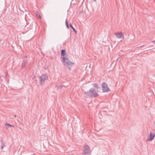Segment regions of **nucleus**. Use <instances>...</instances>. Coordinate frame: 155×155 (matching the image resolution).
I'll list each match as a JSON object with an SVG mask.
<instances>
[{"mask_svg":"<svg viewBox=\"0 0 155 155\" xmlns=\"http://www.w3.org/2000/svg\"><path fill=\"white\" fill-rule=\"evenodd\" d=\"M85 94L87 96L91 97H96L98 95L97 92L93 88H91L89 91L85 92Z\"/></svg>","mask_w":155,"mask_h":155,"instance_id":"f257e3e1","label":"nucleus"},{"mask_svg":"<svg viewBox=\"0 0 155 155\" xmlns=\"http://www.w3.org/2000/svg\"><path fill=\"white\" fill-rule=\"evenodd\" d=\"M61 62L63 65L66 66L69 69H71V66H73L74 64L69 60L68 58H65L63 57L62 60H61Z\"/></svg>","mask_w":155,"mask_h":155,"instance_id":"f03ea898","label":"nucleus"},{"mask_svg":"<svg viewBox=\"0 0 155 155\" xmlns=\"http://www.w3.org/2000/svg\"><path fill=\"white\" fill-rule=\"evenodd\" d=\"M91 151L89 147L86 144L83 147V155H91Z\"/></svg>","mask_w":155,"mask_h":155,"instance_id":"7ed1b4c3","label":"nucleus"},{"mask_svg":"<svg viewBox=\"0 0 155 155\" xmlns=\"http://www.w3.org/2000/svg\"><path fill=\"white\" fill-rule=\"evenodd\" d=\"M39 78L40 84L41 85H42L43 82L48 79V76L47 74H42L39 76Z\"/></svg>","mask_w":155,"mask_h":155,"instance_id":"20e7f679","label":"nucleus"},{"mask_svg":"<svg viewBox=\"0 0 155 155\" xmlns=\"http://www.w3.org/2000/svg\"><path fill=\"white\" fill-rule=\"evenodd\" d=\"M101 88L103 92H108L110 90L107 84L105 82H104L101 84Z\"/></svg>","mask_w":155,"mask_h":155,"instance_id":"39448f33","label":"nucleus"},{"mask_svg":"<svg viewBox=\"0 0 155 155\" xmlns=\"http://www.w3.org/2000/svg\"><path fill=\"white\" fill-rule=\"evenodd\" d=\"M61 55L62 60V58L63 57L65 58H68L65 49H63L61 51Z\"/></svg>","mask_w":155,"mask_h":155,"instance_id":"423d86ee","label":"nucleus"},{"mask_svg":"<svg viewBox=\"0 0 155 155\" xmlns=\"http://www.w3.org/2000/svg\"><path fill=\"white\" fill-rule=\"evenodd\" d=\"M155 136V133L153 132H150L149 138L147 139V140L148 141L152 140Z\"/></svg>","mask_w":155,"mask_h":155,"instance_id":"0eeeda50","label":"nucleus"},{"mask_svg":"<svg viewBox=\"0 0 155 155\" xmlns=\"http://www.w3.org/2000/svg\"><path fill=\"white\" fill-rule=\"evenodd\" d=\"M115 35L118 38H124V36L123 34L121 32H117L115 33Z\"/></svg>","mask_w":155,"mask_h":155,"instance_id":"6e6552de","label":"nucleus"},{"mask_svg":"<svg viewBox=\"0 0 155 155\" xmlns=\"http://www.w3.org/2000/svg\"><path fill=\"white\" fill-rule=\"evenodd\" d=\"M27 59L26 58V57H24L23 59V61L22 63L21 64L22 67L23 68V67H25L26 64H27Z\"/></svg>","mask_w":155,"mask_h":155,"instance_id":"1a4fd4ad","label":"nucleus"},{"mask_svg":"<svg viewBox=\"0 0 155 155\" xmlns=\"http://www.w3.org/2000/svg\"><path fill=\"white\" fill-rule=\"evenodd\" d=\"M93 86L94 87H95V88H97V89H100V90L101 89V88H100V87L97 84H93Z\"/></svg>","mask_w":155,"mask_h":155,"instance_id":"9d476101","label":"nucleus"},{"mask_svg":"<svg viewBox=\"0 0 155 155\" xmlns=\"http://www.w3.org/2000/svg\"><path fill=\"white\" fill-rule=\"evenodd\" d=\"M1 142H2L1 144V149H2L5 146V143L2 142V140Z\"/></svg>","mask_w":155,"mask_h":155,"instance_id":"9b49d317","label":"nucleus"},{"mask_svg":"<svg viewBox=\"0 0 155 155\" xmlns=\"http://www.w3.org/2000/svg\"><path fill=\"white\" fill-rule=\"evenodd\" d=\"M5 125L8 126V127H14L13 126L8 124V123H6L5 124Z\"/></svg>","mask_w":155,"mask_h":155,"instance_id":"f8f14e48","label":"nucleus"},{"mask_svg":"<svg viewBox=\"0 0 155 155\" xmlns=\"http://www.w3.org/2000/svg\"><path fill=\"white\" fill-rule=\"evenodd\" d=\"M65 24H66V26L67 27V28H69V27L68 24L67 18L66 19V21H65Z\"/></svg>","mask_w":155,"mask_h":155,"instance_id":"ddd939ff","label":"nucleus"},{"mask_svg":"<svg viewBox=\"0 0 155 155\" xmlns=\"http://www.w3.org/2000/svg\"><path fill=\"white\" fill-rule=\"evenodd\" d=\"M64 86V85L58 86L57 87H58V88H60V89H61V88H62Z\"/></svg>","mask_w":155,"mask_h":155,"instance_id":"4468645a","label":"nucleus"},{"mask_svg":"<svg viewBox=\"0 0 155 155\" xmlns=\"http://www.w3.org/2000/svg\"><path fill=\"white\" fill-rule=\"evenodd\" d=\"M70 27L73 29L74 30V29L75 28H74V27L71 24V23L70 24Z\"/></svg>","mask_w":155,"mask_h":155,"instance_id":"2eb2a0df","label":"nucleus"},{"mask_svg":"<svg viewBox=\"0 0 155 155\" xmlns=\"http://www.w3.org/2000/svg\"><path fill=\"white\" fill-rule=\"evenodd\" d=\"M73 30L74 31V32L76 33V32H77V31H76V30L75 29H74V30Z\"/></svg>","mask_w":155,"mask_h":155,"instance_id":"dca6fc26","label":"nucleus"},{"mask_svg":"<svg viewBox=\"0 0 155 155\" xmlns=\"http://www.w3.org/2000/svg\"><path fill=\"white\" fill-rule=\"evenodd\" d=\"M152 42L155 44V40L152 41Z\"/></svg>","mask_w":155,"mask_h":155,"instance_id":"f3484780","label":"nucleus"},{"mask_svg":"<svg viewBox=\"0 0 155 155\" xmlns=\"http://www.w3.org/2000/svg\"><path fill=\"white\" fill-rule=\"evenodd\" d=\"M94 1H96V0H94Z\"/></svg>","mask_w":155,"mask_h":155,"instance_id":"a211bd4d","label":"nucleus"}]
</instances>
